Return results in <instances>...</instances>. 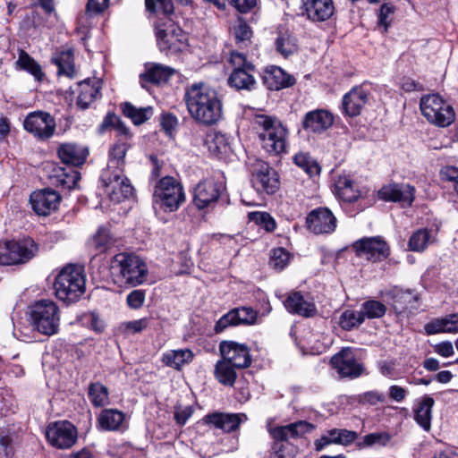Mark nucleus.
I'll return each mask as SVG.
<instances>
[{
  "label": "nucleus",
  "instance_id": "nucleus-55",
  "mask_svg": "<svg viewBox=\"0 0 458 458\" xmlns=\"http://www.w3.org/2000/svg\"><path fill=\"white\" fill-rule=\"evenodd\" d=\"M360 404L376 405L378 403L386 402V395L378 391H368L360 394L357 397Z\"/></svg>",
  "mask_w": 458,
  "mask_h": 458
},
{
  "label": "nucleus",
  "instance_id": "nucleus-39",
  "mask_svg": "<svg viewBox=\"0 0 458 458\" xmlns=\"http://www.w3.org/2000/svg\"><path fill=\"white\" fill-rule=\"evenodd\" d=\"M121 108L123 114L136 125L142 124L150 119L153 114V108L151 106L137 108L129 102L123 103Z\"/></svg>",
  "mask_w": 458,
  "mask_h": 458
},
{
  "label": "nucleus",
  "instance_id": "nucleus-40",
  "mask_svg": "<svg viewBox=\"0 0 458 458\" xmlns=\"http://www.w3.org/2000/svg\"><path fill=\"white\" fill-rule=\"evenodd\" d=\"M54 177L56 183L63 188L72 190L76 187L81 179L78 171L72 167H57L54 170Z\"/></svg>",
  "mask_w": 458,
  "mask_h": 458
},
{
  "label": "nucleus",
  "instance_id": "nucleus-37",
  "mask_svg": "<svg viewBox=\"0 0 458 458\" xmlns=\"http://www.w3.org/2000/svg\"><path fill=\"white\" fill-rule=\"evenodd\" d=\"M435 401L431 396L426 395L415 409L414 419L416 422L426 431H429L431 428L432 407Z\"/></svg>",
  "mask_w": 458,
  "mask_h": 458
},
{
  "label": "nucleus",
  "instance_id": "nucleus-61",
  "mask_svg": "<svg viewBox=\"0 0 458 458\" xmlns=\"http://www.w3.org/2000/svg\"><path fill=\"white\" fill-rule=\"evenodd\" d=\"M148 323L149 319L148 318H143L137 320L124 322L123 324V327L125 331L135 334L146 329L148 326Z\"/></svg>",
  "mask_w": 458,
  "mask_h": 458
},
{
  "label": "nucleus",
  "instance_id": "nucleus-30",
  "mask_svg": "<svg viewBox=\"0 0 458 458\" xmlns=\"http://www.w3.org/2000/svg\"><path fill=\"white\" fill-rule=\"evenodd\" d=\"M367 100V92L360 87H355L344 96L343 108L346 114L356 116L360 114Z\"/></svg>",
  "mask_w": 458,
  "mask_h": 458
},
{
  "label": "nucleus",
  "instance_id": "nucleus-11",
  "mask_svg": "<svg viewBox=\"0 0 458 458\" xmlns=\"http://www.w3.org/2000/svg\"><path fill=\"white\" fill-rule=\"evenodd\" d=\"M251 182L258 191L267 194H274L279 189L277 173L261 160H257L251 166Z\"/></svg>",
  "mask_w": 458,
  "mask_h": 458
},
{
  "label": "nucleus",
  "instance_id": "nucleus-36",
  "mask_svg": "<svg viewBox=\"0 0 458 458\" xmlns=\"http://www.w3.org/2000/svg\"><path fill=\"white\" fill-rule=\"evenodd\" d=\"M52 62L58 67V74H64L69 78L75 75L74 56L72 49L56 52Z\"/></svg>",
  "mask_w": 458,
  "mask_h": 458
},
{
  "label": "nucleus",
  "instance_id": "nucleus-15",
  "mask_svg": "<svg viewBox=\"0 0 458 458\" xmlns=\"http://www.w3.org/2000/svg\"><path fill=\"white\" fill-rule=\"evenodd\" d=\"M219 352L222 359L237 369H245L251 364V355L246 344L234 341H223L220 343Z\"/></svg>",
  "mask_w": 458,
  "mask_h": 458
},
{
  "label": "nucleus",
  "instance_id": "nucleus-57",
  "mask_svg": "<svg viewBox=\"0 0 458 458\" xmlns=\"http://www.w3.org/2000/svg\"><path fill=\"white\" fill-rule=\"evenodd\" d=\"M338 428H334L327 431L321 437L315 441V447L317 451H321L325 446L331 444H338Z\"/></svg>",
  "mask_w": 458,
  "mask_h": 458
},
{
  "label": "nucleus",
  "instance_id": "nucleus-19",
  "mask_svg": "<svg viewBox=\"0 0 458 458\" xmlns=\"http://www.w3.org/2000/svg\"><path fill=\"white\" fill-rule=\"evenodd\" d=\"M386 296L391 301L394 310L399 314L419 308L420 294L414 290L394 287L386 293Z\"/></svg>",
  "mask_w": 458,
  "mask_h": 458
},
{
  "label": "nucleus",
  "instance_id": "nucleus-45",
  "mask_svg": "<svg viewBox=\"0 0 458 458\" xmlns=\"http://www.w3.org/2000/svg\"><path fill=\"white\" fill-rule=\"evenodd\" d=\"M16 64L21 69L32 74L36 78V80H42L44 73L41 70L40 65L25 51L21 50L20 52L19 58Z\"/></svg>",
  "mask_w": 458,
  "mask_h": 458
},
{
  "label": "nucleus",
  "instance_id": "nucleus-58",
  "mask_svg": "<svg viewBox=\"0 0 458 458\" xmlns=\"http://www.w3.org/2000/svg\"><path fill=\"white\" fill-rule=\"evenodd\" d=\"M440 176L443 181L453 183V188L458 195V168L454 166H445L440 170Z\"/></svg>",
  "mask_w": 458,
  "mask_h": 458
},
{
  "label": "nucleus",
  "instance_id": "nucleus-24",
  "mask_svg": "<svg viewBox=\"0 0 458 458\" xmlns=\"http://www.w3.org/2000/svg\"><path fill=\"white\" fill-rule=\"evenodd\" d=\"M175 72L170 66L161 64H148L145 72L140 75V82L142 88L147 89L148 84H160L166 82Z\"/></svg>",
  "mask_w": 458,
  "mask_h": 458
},
{
  "label": "nucleus",
  "instance_id": "nucleus-9",
  "mask_svg": "<svg viewBox=\"0 0 458 458\" xmlns=\"http://www.w3.org/2000/svg\"><path fill=\"white\" fill-rule=\"evenodd\" d=\"M38 250L31 239L0 242V265L10 266L29 261Z\"/></svg>",
  "mask_w": 458,
  "mask_h": 458
},
{
  "label": "nucleus",
  "instance_id": "nucleus-23",
  "mask_svg": "<svg viewBox=\"0 0 458 458\" xmlns=\"http://www.w3.org/2000/svg\"><path fill=\"white\" fill-rule=\"evenodd\" d=\"M415 189L406 183H391L383 186L378 191V196L386 201L401 202L403 205H411L414 200Z\"/></svg>",
  "mask_w": 458,
  "mask_h": 458
},
{
  "label": "nucleus",
  "instance_id": "nucleus-16",
  "mask_svg": "<svg viewBox=\"0 0 458 458\" xmlns=\"http://www.w3.org/2000/svg\"><path fill=\"white\" fill-rule=\"evenodd\" d=\"M306 224L316 234L331 233L335 230L336 218L329 208H318L309 213Z\"/></svg>",
  "mask_w": 458,
  "mask_h": 458
},
{
  "label": "nucleus",
  "instance_id": "nucleus-8",
  "mask_svg": "<svg viewBox=\"0 0 458 458\" xmlns=\"http://www.w3.org/2000/svg\"><path fill=\"white\" fill-rule=\"evenodd\" d=\"M106 194L120 203L133 195V187L123 174V169L104 170L100 177Z\"/></svg>",
  "mask_w": 458,
  "mask_h": 458
},
{
  "label": "nucleus",
  "instance_id": "nucleus-62",
  "mask_svg": "<svg viewBox=\"0 0 458 458\" xmlns=\"http://www.w3.org/2000/svg\"><path fill=\"white\" fill-rule=\"evenodd\" d=\"M390 440V436L387 433H371L364 437V445L371 446L378 444L380 445H386Z\"/></svg>",
  "mask_w": 458,
  "mask_h": 458
},
{
  "label": "nucleus",
  "instance_id": "nucleus-32",
  "mask_svg": "<svg viewBox=\"0 0 458 458\" xmlns=\"http://www.w3.org/2000/svg\"><path fill=\"white\" fill-rule=\"evenodd\" d=\"M286 310L293 314L303 317H311L316 312L314 303L308 301L298 292L291 293L284 302Z\"/></svg>",
  "mask_w": 458,
  "mask_h": 458
},
{
  "label": "nucleus",
  "instance_id": "nucleus-49",
  "mask_svg": "<svg viewBox=\"0 0 458 458\" xmlns=\"http://www.w3.org/2000/svg\"><path fill=\"white\" fill-rule=\"evenodd\" d=\"M361 314L365 318H379L386 312V307L382 302L376 300H369L361 304Z\"/></svg>",
  "mask_w": 458,
  "mask_h": 458
},
{
  "label": "nucleus",
  "instance_id": "nucleus-17",
  "mask_svg": "<svg viewBox=\"0 0 458 458\" xmlns=\"http://www.w3.org/2000/svg\"><path fill=\"white\" fill-rule=\"evenodd\" d=\"M335 10L333 0H301V14L312 22L329 20Z\"/></svg>",
  "mask_w": 458,
  "mask_h": 458
},
{
  "label": "nucleus",
  "instance_id": "nucleus-31",
  "mask_svg": "<svg viewBox=\"0 0 458 458\" xmlns=\"http://www.w3.org/2000/svg\"><path fill=\"white\" fill-rule=\"evenodd\" d=\"M124 418V413L117 409H104L97 417V427L103 431H118Z\"/></svg>",
  "mask_w": 458,
  "mask_h": 458
},
{
  "label": "nucleus",
  "instance_id": "nucleus-35",
  "mask_svg": "<svg viewBox=\"0 0 458 458\" xmlns=\"http://www.w3.org/2000/svg\"><path fill=\"white\" fill-rule=\"evenodd\" d=\"M335 191L339 198L346 202L358 199L360 192L357 183L348 176H340L335 182Z\"/></svg>",
  "mask_w": 458,
  "mask_h": 458
},
{
  "label": "nucleus",
  "instance_id": "nucleus-10",
  "mask_svg": "<svg viewBox=\"0 0 458 458\" xmlns=\"http://www.w3.org/2000/svg\"><path fill=\"white\" fill-rule=\"evenodd\" d=\"M49 444L59 449L71 448L77 441V428L67 420L50 423L46 431Z\"/></svg>",
  "mask_w": 458,
  "mask_h": 458
},
{
  "label": "nucleus",
  "instance_id": "nucleus-54",
  "mask_svg": "<svg viewBox=\"0 0 458 458\" xmlns=\"http://www.w3.org/2000/svg\"><path fill=\"white\" fill-rule=\"evenodd\" d=\"M289 261V253L283 248H277L273 250L270 258V266L275 269H283Z\"/></svg>",
  "mask_w": 458,
  "mask_h": 458
},
{
  "label": "nucleus",
  "instance_id": "nucleus-28",
  "mask_svg": "<svg viewBox=\"0 0 458 458\" xmlns=\"http://www.w3.org/2000/svg\"><path fill=\"white\" fill-rule=\"evenodd\" d=\"M243 414L214 412L204 417L206 424L213 425L215 428L222 429L224 432L230 433L235 431L242 420Z\"/></svg>",
  "mask_w": 458,
  "mask_h": 458
},
{
  "label": "nucleus",
  "instance_id": "nucleus-14",
  "mask_svg": "<svg viewBox=\"0 0 458 458\" xmlns=\"http://www.w3.org/2000/svg\"><path fill=\"white\" fill-rule=\"evenodd\" d=\"M24 129L39 140H47L55 131V120L48 113L35 111L30 113L24 122Z\"/></svg>",
  "mask_w": 458,
  "mask_h": 458
},
{
  "label": "nucleus",
  "instance_id": "nucleus-48",
  "mask_svg": "<svg viewBox=\"0 0 458 458\" xmlns=\"http://www.w3.org/2000/svg\"><path fill=\"white\" fill-rule=\"evenodd\" d=\"M364 321L360 310H347L341 314L339 325L344 330H352L360 326Z\"/></svg>",
  "mask_w": 458,
  "mask_h": 458
},
{
  "label": "nucleus",
  "instance_id": "nucleus-50",
  "mask_svg": "<svg viewBox=\"0 0 458 458\" xmlns=\"http://www.w3.org/2000/svg\"><path fill=\"white\" fill-rule=\"evenodd\" d=\"M296 165L303 169L309 175H317L320 172L318 164L310 156L309 153L300 152L294 156Z\"/></svg>",
  "mask_w": 458,
  "mask_h": 458
},
{
  "label": "nucleus",
  "instance_id": "nucleus-2",
  "mask_svg": "<svg viewBox=\"0 0 458 458\" xmlns=\"http://www.w3.org/2000/svg\"><path fill=\"white\" fill-rule=\"evenodd\" d=\"M111 275L119 287H135L147 280L148 267L140 257L122 252L113 258Z\"/></svg>",
  "mask_w": 458,
  "mask_h": 458
},
{
  "label": "nucleus",
  "instance_id": "nucleus-25",
  "mask_svg": "<svg viewBox=\"0 0 458 458\" xmlns=\"http://www.w3.org/2000/svg\"><path fill=\"white\" fill-rule=\"evenodd\" d=\"M57 154L63 163L72 166H79L85 163L89 150L77 143L66 142L58 147Z\"/></svg>",
  "mask_w": 458,
  "mask_h": 458
},
{
  "label": "nucleus",
  "instance_id": "nucleus-20",
  "mask_svg": "<svg viewBox=\"0 0 458 458\" xmlns=\"http://www.w3.org/2000/svg\"><path fill=\"white\" fill-rule=\"evenodd\" d=\"M332 366L341 377H358L363 372V367L354 358L350 349H343L331 358Z\"/></svg>",
  "mask_w": 458,
  "mask_h": 458
},
{
  "label": "nucleus",
  "instance_id": "nucleus-34",
  "mask_svg": "<svg viewBox=\"0 0 458 458\" xmlns=\"http://www.w3.org/2000/svg\"><path fill=\"white\" fill-rule=\"evenodd\" d=\"M254 70L233 69L228 78V84L231 88L238 90H252L256 85V81L251 72Z\"/></svg>",
  "mask_w": 458,
  "mask_h": 458
},
{
  "label": "nucleus",
  "instance_id": "nucleus-6",
  "mask_svg": "<svg viewBox=\"0 0 458 458\" xmlns=\"http://www.w3.org/2000/svg\"><path fill=\"white\" fill-rule=\"evenodd\" d=\"M420 108L427 121L438 127L449 126L455 118L453 106L438 94L423 96L420 98Z\"/></svg>",
  "mask_w": 458,
  "mask_h": 458
},
{
  "label": "nucleus",
  "instance_id": "nucleus-4",
  "mask_svg": "<svg viewBox=\"0 0 458 458\" xmlns=\"http://www.w3.org/2000/svg\"><path fill=\"white\" fill-rule=\"evenodd\" d=\"M54 288L56 297L66 302H73L84 293L86 276L81 266L68 265L57 275Z\"/></svg>",
  "mask_w": 458,
  "mask_h": 458
},
{
  "label": "nucleus",
  "instance_id": "nucleus-3",
  "mask_svg": "<svg viewBox=\"0 0 458 458\" xmlns=\"http://www.w3.org/2000/svg\"><path fill=\"white\" fill-rule=\"evenodd\" d=\"M254 123L262 148L267 153L279 155L285 152L288 130L278 119L269 115L257 114L254 118Z\"/></svg>",
  "mask_w": 458,
  "mask_h": 458
},
{
  "label": "nucleus",
  "instance_id": "nucleus-13",
  "mask_svg": "<svg viewBox=\"0 0 458 458\" xmlns=\"http://www.w3.org/2000/svg\"><path fill=\"white\" fill-rule=\"evenodd\" d=\"M357 255L372 262L386 259L390 254V248L380 236L365 237L353 244Z\"/></svg>",
  "mask_w": 458,
  "mask_h": 458
},
{
  "label": "nucleus",
  "instance_id": "nucleus-27",
  "mask_svg": "<svg viewBox=\"0 0 458 458\" xmlns=\"http://www.w3.org/2000/svg\"><path fill=\"white\" fill-rule=\"evenodd\" d=\"M263 83L270 90H279L293 86L295 79L282 68L271 66L264 72Z\"/></svg>",
  "mask_w": 458,
  "mask_h": 458
},
{
  "label": "nucleus",
  "instance_id": "nucleus-60",
  "mask_svg": "<svg viewBox=\"0 0 458 458\" xmlns=\"http://www.w3.org/2000/svg\"><path fill=\"white\" fill-rule=\"evenodd\" d=\"M229 63L233 66V69L254 70V65L246 60L244 55L238 52L231 53Z\"/></svg>",
  "mask_w": 458,
  "mask_h": 458
},
{
  "label": "nucleus",
  "instance_id": "nucleus-59",
  "mask_svg": "<svg viewBox=\"0 0 458 458\" xmlns=\"http://www.w3.org/2000/svg\"><path fill=\"white\" fill-rule=\"evenodd\" d=\"M145 297L143 290H133L127 295L126 303L131 309L138 310L143 306Z\"/></svg>",
  "mask_w": 458,
  "mask_h": 458
},
{
  "label": "nucleus",
  "instance_id": "nucleus-26",
  "mask_svg": "<svg viewBox=\"0 0 458 458\" xmlns=\"http://www.w3.org/2000/svg\"><path fill=\"white\" fill-rule=\"evenodd\" d=\"M102 83L99 80L87 79L78 83L77 106L85 110L100 96Z\"/></svg>",
  "mask_w": 458,
  "mask_h": 458
},
{
  "label": "nucleus",
  "instance_id": "nucleus-56",
  "mask_svg": "<svg viewBox=\"0 0 458 458\" xmlns=\"http://www.w3.org/2000/svg\"><path fill=\"white\" fill-rule=\"evenodd\" d=\"M207 143L212 151L217 153L223 152V149L225 148L227 145L225 135L219 132L209 134L207 139Z\"/></svg>",
  "mask_w": 458,
  "mask_h": 458
},
{
  "label": "nucleus",
  "instance_id": "nucleus-52",
  "mask_svg": "<svg viewBox=\"0 0 458 458\" xmlns=\"http://www.w3.org/2000/svg\"><path fill=\"white\" fill-rule=\"evenodd\" d=\"M145 6L150 13L160 11L165 16H170L174 11L172 0H145Z\"/></svg>",
  "mask_w": 458,
  "mask_h": 458
},
{
  "label": "nucleus",
  "instance_id": "nucleus-7",
  "mask_svg": "<svg viewBox=\"0 0 458 458\" xmlns=\"http://www.w3.org/2000/svg\"><path fill=\"white\" fill-rule=\"evenodd\" d=\"M153 197L166 212L176 211L185 201L182 184L172 176H165L157 182Z\"/></svg>",
  "mask_w": 458,
  "mask_h": 458
},
{
  "label": "nucleus",
  "instance_id": "nucleus-1",
  "mask_svg": "<svg viewBox=\"0 0 458 458\" xmlns=\"http://www.w3.org/2000/svg\"><path fill=\"white\" fill-rule=\"evenodd\" d=\"M184 101L191 116L199 123L213 125L222 118V100L217 91L204 82L187 87Z\"/></svg>",
  "mask_w": 458,
  "mask_h": 458
},
{
  "label": "nucleus",
  "instance_id": "nucleus-47",
  "mask_svg": "<svg viewBox=\"0 0 458 458\" xmlns=\"http://www.w3.org/2000/svg\"><path fill=\"white\" fill-rule=\"evenodd\" d=\"M165 23L157 22L156 24V37L157 45L161 51L175 49L177 48L176 43L174 37L168 32V29H165Z\"/></svg>",
  "mask_w": 458,
  "mask_h": 458
},
{
  "label": "nucleus",
  "instance_id": "nucleus-21",
  "mask_svg": "<svg viewBox=\"0 0 458 458\" xmlns=\"http://www.w3.org/2000/svg\"><path fill=\"white\" fill-rule=\"evenodd\" d=\"M60 200V195L50 189L34 191L30 199L32 209L39 216H48L52 211H55Z\"/></svg>",
  "mask_w": 458,
  "mask_h": 458
},
{
  "label": "nucleus",
  "instance_id": "nucleus-41",
  "mask_svg": "<svg viewBox=\"0 0 458 458\" xmlns=\"http://www.w3.org/2000/svg\"><path fill=\"white\" fill-rule=\"evenodd\" d=\"M236 367H234L230 362L221 359L217 360L215 367V377L219 381V383L225 386H233L235 383L237 374L235 371Z\"/></svg>",
  "mask_w": 458,
  "mask_h": 458
},
{
  "label": "nucleus",
  "instance_id": "nucleus-5",
  "mask_svg": "<svg viewBox=\"0 0 458 458\" xmlns=\"http://www.w3.org/2000/svg\"><path fill=\"white\" fill-rule=\"evenodd\" d=\"M30 323L33 329L45 335L58 332L60 315L56 304L50 300H41L30 307Z\"/></svg>",
  "mask_w": 458,
  "mask_h": 458
},
{
  "label": "nucleus",
  "instance_id": "nucleus-46",
  "mask_svg": "<svg viewBox=\"0 0 458 458\" xmlns=\"http://www.w3.org/2000/svg\"><path fill=\"white\" fill-rule=\"evenodd\" d=\"M431 234L428 229H419L410 237L408 246L411 251L421 252L430 243Z\"/></svg>",
  "mask_w": 458,
  "mask_h": 458
},
{
  "label": "nucleus",
  "instance_id": "nucleus-33",
  "mask_svg": "<svg viewBox=\"0 0 458 458\" xmlns=\"http://www.w3.org/2000/svg\"><path fill=\"white\" fill-rule=\"evenodd\" d=\"M427 335H435L438 333H457L458 332V314H451L445 318H435L424 326Z\"/></svg>",
  "mask_w": 458,
  "mask_h": 458
},
{
  "label": "nucleus",
  "instance_id": "nucleus-12",
  "mask_svg": "<svg viewBox=\"0 0 458 458\" xmlns=\"http://www.w3.org/2000/svg\"><path fill=\"white\" fill-rule=\"evenodd\" d=\"M223 182L213 178L199 182L194 188L193 204L198 209L213 207L225 191Z\"/></svg>",
  "mask_w": 458,
  "mask_h": 458
},
{
  "label": "nucleus",
  "instance_id": "nucleus-22",
  "mask_svg": "<svg viewBox=\"0 0 458 458\" xmlns=\"http://www.w3.org/2000/svg\"><path fill=\"white\" fill-rule=\"evenodd\" d=\"M256 319V313L250 308H235L223 315L216 323L214 330L216 334L222 333L228 327L241 324H250Z\"/></svg>",
  "mask_w": 458,
  "mask_h": 458
},
{
  "label": "nucleus",
  "instance_id": "nucleus-53",
  "mask_svg": "<svg viewBox=\"0 0 458 458\" xmlns=\"http://www.w3.org/2000/svg\"><path fill=\"white\" fill-rule=\"evenodd\" d=\"M249 219L264 227L267 232H273L276 229L275 219L267 212H250L249 213Z\"/></svg>",
  "mask_w": 458,
  "mask_h": 458
},
{
  "label": "nucleus",
  "instance_id": "nucleus-18",
  "mask_svg": "<svg viewBox=\"0 0 458 458\" xmlns=\"http://www.w3.org/2000/svg\"><path fill=\"white\" fill-rule=\"evenodd\" d=\"M267 428L274 441L286 442L291 438H299L311 432L315 428V426L306 420H299L285 426L273 427L268 423Z\"/></svg>",
  "mask_w": 458,
  "mask_h": 458
},
{
  "label": "nucleus",
  "instance_id": "nucleus-29",
  "mask_svg": "<svg viewBox=\"0 0 458 458\" xmlns=\"http://www.w3.org/2000/svg\"><path fill=\"white\" fill-rule=\"evenodd\" d=\"M334 123V116L326 110H314L305 114L302 122L303 128L315 133H320L328 129Z\"/></svg>",
  "mask_w": 458,
  "mask_h": 458
},
{
  "label": "nucleus",
  "instance_id": "nucleus-42",
  "mask_svg": "<svg viewBox=\"0 0 458 458\" xmlns=\"http://www.w3.org/2000/svg\"><path fill=\"white\" fill-rule=\"evenodd\" d=\"M109 392L106 386L99 382L90 383L88 396L94 407H104L109 403Z\"/></svg>",
  "mask_w": 458,
  "mask_h": 458
},
{
  "label": "nucleus",
  "instance_id": "nucleus-44",
  "mask_svg": "<svg viewBox=\"0 0 458 458\" xmlns=\"http://www.w3.org/2000/svg\"><path fill=\"white\" fill-rule=\"evenodd\" d=\"M128 149L126 142H119L114 145L110 150V158L106 170L123 169L124 157Z\"/></svg>",
  "mask_w": 458,
  "mask_h": 458
},
{
  "label": "nucleus",
  "instance_id": "nucleus-43",
  "mask_svg": "<svg viewBox=\"0 0 458 458\" xmlns=\"http://www.w3.org/2000/svg\"><path fill=\"white\" fill-rule=\"evenodd\" d=\"M275 45L276 51L284 57H288L298 50L296 38L287 32L280 33Z\"/></svg>",
  "mask_w": 458,
  "mask_h": 458
},
{
  "label": "nucleus",
  "instance_id": "nucleus-63",
  "mask_svg": "<svg viewBox=\"0 0 458 458\" xmlns=\"http://www.w3.org/2000/svg\"><path fill=\"white\" fill-rule=\"evenodd\" d=\"M194 410L192 406H176L174 411V420L180 426L186 424L187 420L192 416Z\"/></svg>",
  "mask_w": 458,
  "mask_h": 458
},
{
  "label": "nucleus",
  "instance_id": "nucleus-38",
  "mask_svg": "<svg viewBox=\"0 0 458 458\" xmlns=\"http://www.w3.org/2000/svg\"><path fill=\"white\" fill-rule=\"evenodd\" d=\"M193 353L190 349L171 350L163 354L162 361L168 367L180 369L184 364L190 363Z\"/></svg>",
  "mask_w": 458,
  "mask_h": 458
},
{
  "label": "nucleus",
  "instance_id": "nucleus-64",
  "mask_svg": "<svg viewBox=\"0 0 458 458\" xmlns=\"http://www.w3.org/2000/svg\"><path fill=\"white\" fill-rule=\"evenodd\" d=\"M13 456L12 438L7 435L0 434V458H13Z\"/></svg>",
  "mask_w": 458,
  "mask_h": 458
},
{
  "label": "nucleus",
  "instance_id": "nucleus-51",
  "mask_svg": "<svg viewBox=\"0 0 458 458\" xmlns=\"http://www.w3.org/2000/svg\"><path fill=\"white\" fill-rule=\"evenodd\" d=\"M90 244L98 252H104L114 244V240L106 228L100 227L91 239Z\"/></svg>",
  "mask_w": 458,
  "mask_h": 458
}]
</instances>
